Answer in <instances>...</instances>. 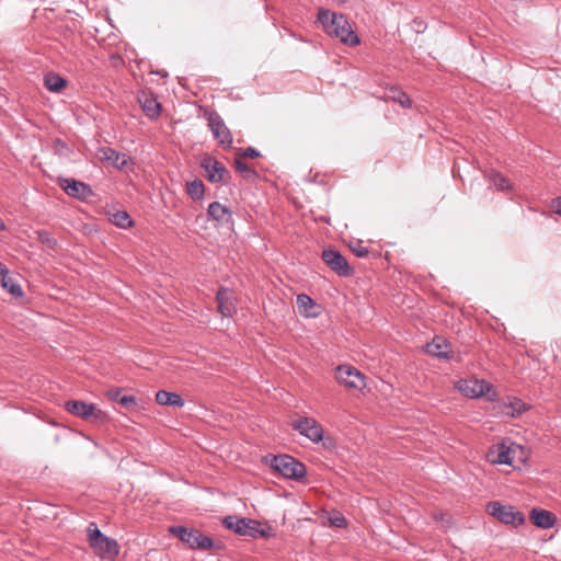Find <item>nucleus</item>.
Masks as SVG:
<instances>
[{"label": "nucleus", "mask_w": 561, "mask_h": 561, "mask_svg": "<svg viewBox=\"0 0 561 561\" xmlns=\"http://www.w3.org/2000/svg\"><path fill=\"white\" fill-rule=\"evenodd\" d=\"M172 536L179 538L191 549L209 550L215 546L214 540L201 533L199 528H168Z\"/></svg>", "instance_id": "7ed1b4c3"}, {"label": "nucleus", "mask_w": 561, "mask_h": 561, "mask_svg": "<svg viewBox=\"0 0 561 561\" xmlns=\"http://www.w3.org/2000/svg\"><path fill=\"white\" fill-rule=\"evenodd\" d=\"M100 160L107 161L118 169H124L127 164L125 154H121L118 151L111 147H102L98 151Z\"/></svg>", "instance_id": "f3484780"}, {"label": "nucleus", "mask_w": 561, "mask_h": 561, "mask_svg": "<svg viewBox=\"0 0 561 561\" xmlns=\"http://www.w3.org/2000/svg\"><path fill=\"white\" fill-rule=\"evenodd\" d=\"M4 289H7L14 297H21L23 295L22 288L20 285L15 284L10 277H8L3 283L0 284Z\"/></svg>", "instance_id": "72a5a7b5"}, {"label": "nucleus", "mask_w": 561, "mask_h": 561, "mask_svg": "<svg viewBox=\"0 0 561 561\" xmlns=\"http://www.w3.org/2000/svg\"><path fill=\"white\" fill-rule=\"evenodd\" d=\"M138 100H139V103L141 104L144 112L146 113V115L149 118L154 119V118L159 117L160 112H161V105L157 101L156 98H153L152 95L142 93Z\"/></svg>", "instance_id": "aec40b11"}, {"label": "nucleus", "mask_w": 561, "mask_h": 561, "mask_svg": "<svg viewBox=\"0 0 561 561\" xmlns=\"http://www.w3.org/2000/svg\"><path fill=\"white\" fill-rule=\"evenodd\" d=\"M271 467L286 479L299 480L306 476L305 465L289 455L273 456Z\"/></svg>", "instance_id": "20e7f679"}, {"label": "nucleus", "mask_w": 561, "mask_h": 561, "mask_svg": "<svg viewBox=\"0 0 561 561\" xmlns=\"http://www.w3.org/2000/svg\"><path fill=\"white\" fill-rule=\"evenodd\" d=\"M35 233L37 236V240L46 248L54 250L57 247V240L51 236L50 232L46 230H37Z\"/></svg>", "instance_id": "2f4dec72"}, {"label": "nucleus", "mask_w": 561, "mask_h": 561, "mask_svg": "<svg viewBox=\"0 0 561 561\" xmlns=\"http://www.w3.org/2000/svg\"><path fill=\"white\" fill-rule=\"evenodd\" d=\"M261 156L260 151L256 150L255 148L253 147H248L245 149H243L238 157H240L241 159L242 158H250V159H255V158H259Z\"/></svg>", "instance_id": "4c0bfd02"}, {"label": "nucleus", "mask_w": 561, "mask_h": 561, "mask_svg": "<svg viewBox=\"0 0 561 561\" xmlns=\"http://www.w3.org/2000/svg\"><path fill=\"white\" fill-rule=\"evenodd\" d=\"M65 409L70 414L91 422H103L106 419V414L94 403L69 400L65 402Z\"/></svg>", "instance_id": "423d86ee"}, {"label": "nucleus", "mask_w": 561, "mask_h": 561, "mask_svg": "<svg viewBox=\"0 0 561 561\" xmlns=\"http://www.w3.org/2000/svg\"><path fill=\"white\" fill-rule=\"evenodd\" d=\"M218 310L224 317H232L236 311V298L229 288L220 287L216 294Z\"/></svg>", "instance_id": "2eb2a0df"}, {"label": "nucleus", "mask_w": 561, "mask_h": 561, "mask_svg": "<svg viewBox=\"0 0 561 561\" xmlns=\"http://www.w3.org/2000/svg\"><path fill=\"white\" fill-rule=\"evenodd\" d=\"M8 278V268L0 263V284Z\"/></svg>", "instance_id": "ea45409f"}, {"label": "nucleus", "mask_w": 561, "mask_h": 561, "mask_svg": "<svg viewBox=\"0 0 561 561\" xmlns=\"http://www.w3.org/2000/svg\"><path fill=\"white\" fill-rule=\"evenodd\" d=\"M444 514H439V518L435 516L436 522H443L444 520Z\"/></svg>", "instance_id": "37998d69"}, {"label": "nucleus", "mask_w": 561, "mask_h": 561, "mask_svg": "<svg viewBox=\"0 0 561 561\" xmlns=\"http://www.w3.org/2000/svg\"><path fill=\"white\" fill-rule=\"evenodd\" d=\"M351 250L357 257H366L369 254V250L362 245L360 242H358L356 245H352Z\"/></svg>", "instance_id": "58836bf2"}, {"label": "nucleus", "mask_w": 561, "mask_h": 561, "mask_svg": "<svg viewBox=\"0 0 561 561\" xmlns=\"http://www.w3.org/2000/svg\"><path fill=\"white\" fill-rule=\"evenodd\" d=\"M44 85L50 92H60L66 88L67 80L55 72H49L44 77Z\"/></svg>", "instance_id": "bb28decb"}, {"label": "nucleus", "mask_w": 561, "mask_h": 561, "mask_svg": "<svg viewBox=\"0 0 561 561\" xmlns=\"http://www.w3.org/2000/svg\"><path fill=\"white\" fill-rule=\"evenodd\" d=\"M4 229H5V225H4L3 220L0 218V231H2Z\"/></svg>", "instance_id": "79ce46f5"}, {"label": "nucleus", "mask_w": 561, "mask_h": 561, "mask_svg": "<svg viewBox=\"0 0 561 561\" xmlns=\"http://www.w3.org/2000/svg\"><path fill=\"white\" fill-rule=\"evenodd\" d=\"M528 405L518 398H512L507 403L503 404V413L507 416L515 417L528 410Z\"/></svg>", "instance_id": "393cba45"}, {"label": "nucleus", "mask_w": 561, "mask_h": 561, "mask_svg": "<svg viewBox=\"0 0 561 561\" xmlns=\"http://www.w3.org/2000/svg\"><path fill=\"white\" fill-rule=\"evenodd\" d=\"M486 512L506 526H523L526 522V517L522 512L515 511L513 506L503 505L500 502L488 503Z\"/></svg>", "instance_id": "39448f33"}, {"label": "nucleus", "mask_w": 561, "mask_h": 561, "mask_svg": "<svg viewBox=\"0 0 561 561\" xmlns=\"http://www.w3.org/2000/svg\"><path fill=\"white\" fill-rule=\"evenodd\" d=\"M329 526H346L345 517L337 511H333L328 515Z\"/></svg>", "instance_id": "f704fd0d"}, {"label": "nucleus", "mask_w": 561, "mask_h": 561, "mask_svg": "<svg viewBox=\"0 0 561 561\" xmlns=\"http://www.w3.org/2000/svg\"><path fill=\"white\" fill-rule=\"evenodd\" d=\"M208 216L218 222H228L232 218L231 210L219 202H213L207 209Z\"/></svg>", "instance_id": "412c9836"}, {"label": "nucleus", "mask_w": 561, "mask_h": 561, "mask_svg": "<svg viewBox=\"0 0 561 561\" xmlns=\"http://www.w3.org/2000/svg\"><path fill=\"white\" fill-rule=\"evenodd\" d=\"M335 379L346 389L362 390L365 388V376L355 367L340 365L335 370Z\"/></svg>", "instance_id": "6e6552de"}, {"label": "nucleus", "mask_w": 561, "mask_h": 561, "mask_svg": "<svg viewBox=\"0 0 561 561\" xmlns=\"http://www.w3.org/2000/svg\"><path fill=\"white\" fill-rule=\"evenodd\" d=\"M484 178L500 192H506L512 188L510 180L495 170L484 172Z\"/></svg>", "instance_id": "5701e85b"}, {"label": "nucleus", "mask_w": 561, "mask_h": 561, "mask_svg": "<svg viewBox=\"0 0 561 561\" xmlns=\"http://www.w3.org/2000/svg\"><path fill=\"white\" fill-rule=\"evenodd\" d=\"M552 204L554 211L561 216V197L553 199Z\"/></svg>", "instance_id": "a19ab883"}, {"label": "nucleus", "mask_w": 561, "mask_h": 561, "mask_svg": "<svg viewBox=\"0 0 561 561\" xmlns=\"http://www.w3.org/2000/svg\"><path fill=\"white\" fill-rule=\"evenodd\" d=\"M57 183L68 196L79 201L85 202L94 195L90 185L75 179L58 178Z\"/></svg>", "instance_id": "f8f14e48"}, {"label": "nucleus", "mask_w": 561, "mask_h": 561, "mask_svg": "<svg viewBox=\"0 0 561 561\" xmlns=\"http://www.w3.org/2000/svg\"><path fill=\"white\" fill-rule=\"evenodd\" d=\"M53 147H54L55 153H57L59 156H68V153H69V148H68L67 144L61 139H55Z\"/></svg>", "instance_id": "e433bc0d"}, {"label": "nucleus", "mask_w": 561, "mask_h": 561, "mask_svg": "<svg viewBox=\"0 0 561 561\" xmlns=\"http://www.w3.org/2000/svg\"><path fill=\"white\" fill-rule=\"evenodd\" d=\"M290 425L293 430L299 432L300 435L313 443H319L323 439L324 431L313 417L302 416L293 421Z\"/></svg>", "instance_id": "9b49d317"}, {"label": "nucleus", "mask_w": 561, "mask_h": 561, "mask_svg": "<svg viewBox=\"0 0 561 561\" xmlns=\"http://www.w3.org/2000/svg\"><path fill=\"white\" fill-rule=\"evenodd\" d=\"M201 168L210 183H227L230 179L226 167L211 156L207 154L201 160Z\"/></svg>", "instance_id": "9d476101"}, {"label": "nucleus", "mask_w": 561, "mask_h": 561, "mask_svg": "<svg viewBox=\"0 0 561 561\" xmlns=\"http://www.w3.org/2000/svg\"><path fill=\"white\" fill-rule=\"evenodd\" d=\"M111 221L119 228H128L133 226V220L130 219V216L128 215V213L124 210L115 211L112 215Z\"/></svg>", "instance_id": "c756f323"}, {"label": "nucleus", "mask_w": 561, "mask_h": 561, "mask_svg": "<svg viewBox=\"0 0 561 561\" xmlns=\"http://www.w3.org/2000/svg\"><path fill=\"white\" fill-rule=\"evenodd\" d=\"M250 524H253V526H262L260 522H254L252 519L248 518H239L237 516H226L222 520V526H250Z\"/></svg>", "instance_id": "7c9ffc66"}, {"label": "nucleus", "mask_w": 561, "mask_h": 561, "mask_svg": "<svg viewBox=\"0 0 561 561\" xmlns=\"http://www.w3.org/2000/svg\"><path fill=\"white\" fill-rule=\"evenodd\" d=\"M89 526L94 527V526H96V523H95V522H91V523L89 524Z\"/></svg>", "instance_id": "c03bdc74"}, {"label": "nucleus", "mask_w": 561, "mask_h": 561, "mask_svg": "<svg viewBox=\"0 0 561 561\" xmlns=\"http://www.w3.org/2000/svg\"><path fill=\"white\" fill-rule=\"evenodd\" d=\"M426 352L440 359H450L453 357L450 344L442 337H435L431 343H427Z\"/></svg>", "instance_id": "dca6fc26"}, {"label": "nucleus", "mask_w": 561, "mask_h": 561, "mask_svg": "<svg viewBox=\"0 0 561 561\" xmlns=\"http://www.w3.org/2000/svg\"><path fill=\"white\" fill-rule=\"evenodd\" d=\"M186 193L194 201H201L205 194V187L202 180H194L186 184Z\"/></svg>", "instance_id": "cd10ccee"}, {"label": "nucleus", "mask_w": 561, "mask_h": 561, "mask_svg": "<svg viewBox=\"0 0 561 561\" xmlns=\"http://www.w3.org/2000/svg\"><path fill=\"white\" fill-rule=\"evenodd\" d=\"M318 21L328 35L339 38L343 44L351 47L359 44V37L352 30L344 14L320 9L318 12Z\"/></svg>", "instance_id": "f257e3e1"}, {"label": "nucleus", "mask_w": 561, "mask_h": 561, "mask_svg": "<svg viewBox=\"0 0 561 561\" xmlns=\"http://www.w3.org/2000/svg\"><path fill=\"white\" fill-rule=\"evenodd\" d=\"M524 454V449L520 445L511 444L510 446L505 444H501L497 446L496 450L491 451L492 462L502 463V465H513L516 458V455Z\"/></svg>", "instance_id": "4468645a"}, {"label": "nucleus", "mask_w": 561, "mask_h": 561, "mask_svg": "<svg viewBox=\"0 0 561 561\" xmlns=\"http://www.w3.org/2000/svg\"><path fill=\"white\" fill-rule=\"evenodd\" d=\"M156 401L160 405H169L173 408H182L184 405V400L179 393L167 390H159L156 393Z\"/></svg>", "instance_id": "4be33fe9"}, {"label": "nucleus", "mask_w": 561, "mask_h": 561, "mask_svg": "<svg viewBox=\"0 0 561 561\" xmlns=\"http://www.w3.org/2000/svg\"><path fill=\"white\" fill-rule=\"evenodd\" d=\"M88 538L95 556L108 561H114L117 558L119 553L117 541L101 533L100 528H88Z\"/></svg>", "instance_id": "f03ea898"}, {"label": "nucleus", "mask_w": 561, "mask_h": 561, "mask_svg": "<svg viewBox=\"0 0 561 561\" xmlns=\"http://www.w3.org/2000/svg\"><path fill=\"white\" fill-rule=\"evenodd\" d=\"M297 307L299 313L306 318H316L320 313L314 300L306 294L297 296Z\"/></svg>", "instance_id": "a211bd4d"}, {"label": "nucleus", "mask_w": 561, "mask_h": 561, "mask_svg": "<svg viewBox=\"0 0 561 561\" xmlns=\"http://www.w3.org/2000/svg\"><path fill=\"white\" fill-rule=\"evenodd\" d=\"M321 259L330 267V270L342 277H350L354 274V270L347 260L334 248L322 251Z\"/></svg>", "instance_id": "1a4fd4ad"}, {"label": "nucleus", "mask_w": 561, "mask_h": 561, "mask_svg": "<svg viewBox=\"0 0 561 561\" xmlns=\"http://www.w3.org/2000/svg\"><path fill=\"white\" fill-rule=\"evenodd\" d=\"M329 526H346L345 517L337 511H333L328 515Z\"/></svg>", "instance_id": "c9c22d12"}, {"label": "nucleus", "mask_w": 561, "mask_h": 561, "mask_svg": "<svg viewBox=\"0 0 561 561\" xmlns=\"http://www.w3.org/2000/svg\"><path fill=\"white\" fill-rule=\"evenodd\" d=\"M533 526H556L558 518L554 513L541 508L530 511Z\"/></svg>", "instance_id": "6ab92c4d"}, {"label": "nucleus", "mask_w": 561, "mask_h": 561, "mask_svg": "<svg viewBox=\"0 0 561 561\" xmlns=\"http://www.w3.org/2000/svg\"><path fill=\"white\" fill-rule=\"evenodd\" d=\"M237 535L252 538H268L275 536V528H231Z\"/></svg>", "instance_id": "b1692460"}, {"label": "nucleus", "mask_w": 561, "mask_h": 561, "mask_svg": "<svg viewBox=\"0 0 561 561\" xmlns=\"http://www.w3.org/2000/svg\"><path fill=\"white\" fill-rule=\"evenodd\" d=\"M234 168L247 180L254 181L257 178L256 171L244 163L240 157L234 159Z\"/></svg>", "instance_id": "c85d7f7f"}, {"label": "nucleus", "mask_w": 561, "mask_h": 561, "mask_svg": "<svg viewBox=\"0 0 561 561\" xmlns=\"http://www.w3.org/2000/svg\"><path fill=\"white\" fill-rule=\"evenodd\" d=\"M491 388V385L483 379H461L457 382V389L471 399L485 396Z\"/></svg>", "instance_id": "ddd939ff"}, {"label": "nucleus", "mask_w": 561, "mask_h": 561, "mask_svg": "<svg viewBox=\"0 0 561 561\" xmlns=\"http://www.w3.org/2000/svg\"><path fill=\"white\" fill-rule=\"evenodd\" d=\"M385 98L387 100L399 103L404 108L412 106V101L409 95L397 87L389 88L386 91Z\"/></svg>", "instance_id": "a878e982"}, {"label": "nucleus", "mask_w": 561, "mask_h": 561, "mask_svg": "<svg viewBox=\"0 0 561 561\" xmlns=\"http://www.w3.org/2000/svg\"><path fill=\"white\" fill-rule=\"evenodd\" d=\"M113 398L126 409H135L137 405V399L134 396H121V391L116 390Z\"/></svg>", "instance_id": "473e14b6"}, {"label": "nucleus", "mask_w": 561, "mask_h": 561, "mask_svg": "<svg viewBox=\"0 0 561 561\" xmlns=\"http://www.w3.org/2000/svg\"><path fill=\"white\" fill-rule=\"evenodd\" d=\"M204 115L208 122V127L217 142L224 148L231 147L233 141L232 134L226 126L222 117L216 111H206Z\"/></svg>", "instance_id": "0eeeda50"}]
</instances>
